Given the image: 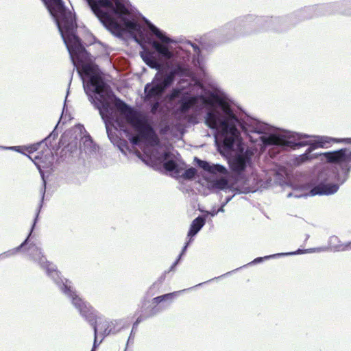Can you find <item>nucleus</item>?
Segmentation results:
<instances>
[{"label":"nucleus","instance_id":"f257e3e1","mask_svg":"<svg viewBox=\"0 0 351 351\" xmlns=\"http://www.w3.org/2000/svg\"><path fill=\"white\" fill-rule=\"evenodd\" d=\"M46 4L54 17L59 31L71 54L77 59L86 53L84 47L75 34L77 24L72 12L66 9L62 0H47Z\"/></svg>","mask_w":351,"mask_h":351},{"label":"nucleus","instance_id":"f03ea898","mask_svg":"<svg viewBox=\"0 0 351 351\" xmlns=\"http://www.w3.org/2000/svg\"><path fill=\"white\" fill-rule=\"evenodd\" d=\"M78 72L90 77V84L95 87V93L97 95L95 98L90 97L95 108L99 110L101 118L106 122L113 119V112L111 106L114 104L115 99H119L107 86L102 77L96 74L95 66L90 63H82L77 66Z\"/></svg>","mask_w":351,"mask_h":351},{"label":"nucleus","instance_id":"7ed1b4c3","mask_svg":"<svg viewBox=\"0 0 351 351\" xmlns=\"http://www.w3.org/2000/svg\"><path fill=\"white\" fill-rule=\"evenodd\" d=\"M114 106L121 115H123L126 121L138 132V135L133 136L130 142L133 145H138L141 139H144L151 145H158L159 139L153 128L147 123L145 118L127 105L120 99H115Z\"/></svg>","mask_w":351,"mask_h":351},{"label":"nucleus","instance_id":"20e7f679","mask_svg":"<svg viewBox=\"0 0 351 351\" xmlns=\"http://www.w3.org/2000/svg\"><path fill=\"white\" fill-rule=\"evenodd\" d=\"M94 14L101 22L113 33L120 34L123 29L121 25L108 13L103 11L101 8H112L113 2L110 0H86Z\"/></svg>","mask_w":351,"mask_h":351},{"label":"nucleus","instance_id":"39448f33","mask_svg":"<svg viewBox=\"0 0 351 351\" xmlns=\"http://www.w3.org/2000/svg\"><path fill=\"white\" fill-rule=\"evenodd\" d=\"M72 304L78 310L80 315L93 326L95 334V341L93 348L91 351H95L97 334V319L99 318L96 311L88 302L82 300L80 297L73 298Z\"/></svg>","mask_w":351,"mask_h":351},{"label":"nucleus","instance_id":"423d86ee","mask_svg":"<svg viewBox=\"0 0 351 351\" xmlns=\"http://www.w3.org/2000/svg\"><path fill=\"white\" fill-rule=\"evenodd\" d=\"M149 27L152 32L163 43L162 44L158 41L154 40L152 42V47L162 57L167 60L171 59L173 57V53L170 51L168 47L164 44L171 43H173V40L164 35L160 29L154 25H149Z\"/></svg>","mask_w":351,"mask_h":351},{"label":"nucleus","instance_id":"0eeeda50","mask_svg":"<svg viewBox=\"0 0 351 351\" xmlns=\"http://www.w3.org/2000/svg\"><path fill=\"white\" fill-rule=\"evenodd\" d=\"M28 156L39 169L49 167L53 159L52 151L48 146H45L35 155Z\"/></svg>","mask_w":351,"mask_h":351},{"label":"nucleus","instance_id":"6e6552de","mask_svg":"<svg viewBox=\"0 0 351 351\" xmlns=\"http://www.w3.org/2000/svg\"><path fill=\"white\" fill-rule=\"evenodd\" d=\"M323 156L329 163L348 165L351 162V151H348L346 148L325 152Z\"/></svg>","mask_w":351,"mask_h":351},{"label":"nucleus","instance_id":"1a4fd4ad","mask_svg":"<svg viewBox=\"0 0 351 351\" xmlns=\"http://www.w3.org/2000/svg\"><path fill=\"white\" fill-rule=\"evenodd\" d=\"M340 142H346V143H351V138H346V139H337L327 136L321 137L315 143H311L309 141H302L299 142L298 143H295V146L297 147H302L307 145H315L316 148L317 147H327V145H330L334 143H340Z\"/></svg>","mask_w":351,"mask_h":351},{"label":"nucleus","instance_id":"9d476101","mask_svg":"<svg viewBox=\"0 0 351 351\" xmlns=\"http://www.w3.org/2000/svg\"><path fill=\"white\" fill-rule=\"evenodd\" d=\"M165 90L160 83L153 84L147 83L145 86V99H158L162 96Z\"/></svg>","mask_w":351,"mask_h":351},{"label":"nucleus","instance_id":"9b49d317","mask_svg":"<svg viewBox=\"0 0 351 351\" xmlns=\"http://www.w3.org/2000/svg\"><path fill=\"white\" fill-rule=\"evenodd\" d=\"M158 311L159 308L157 306H149L144 304L141 308V314L134 323L133 328L137 327L141 322L145 319L155 316Z\"/></svg>","mask_w":351,"mask_h":351},{"label":"nucleus","instance_id":"f8f14e48","mask_svg":"<svg viewBox=\"0 0 351 351\" xmlns=\"http://www.w3.org/2000/svg\"><path fill=\"white\" fill-rule=\"evenodd\" d=\"M222 121L220 113L215 109L208 111L206 114L205 123L210 129L218 130L221 128Z\"/></svg>","mask_w":351,"mask_h":351},{"label":"nucleus","instance_id":"ddd939ff","mask_svg":"<svg viewBox=\"0 0 351 351\" xmlns=\"http://www.w3.org/2000/svg\"><path fill=\"white\" fill-rule=\"evenodd\" d=\"M248 159L247 156L244 154L237 156L230 162L231 170L236 173L240 174L245 171Z\"/></svg>","mask_w":351,"mask_h":351},{"label":"nucleus","instance_id":"4468645a","mask_svg":"<svg viewBox=\"0 0 351 351\" xmlns=\"http://www.w3.org/2000/svg\"><path fill=\"white\" fill-rule=\"evenodd\" d=\"M195 160L197 161V165L199 167L203 169L204 171L216 174L217 173H220L221 174H227V169L222 165H210L206 161L202 160L195 158Z\"/></svg>","mask_w":351,"mask_h":351},{"label":"nucleus","instance_id":"2eb2a0df","mask_svg":"<svg viewBox=\"0 0 351 351\" xmlns=\"http://www.w3.org/2000/svg\"><path fill=\"white\" fill-rule=\"evenodd\" d=\"M339 185L331 183H320L315 186L311 192L313 195H330L337 191Z\"/></svg>","mask_w":351,"mask_h":351},{"label":"nucleus","instance_id":"dca6fc26","mask_svg":"<svg viewBox=\"0 0 351 351\" xmlns=\"http://www.w3.org/2000/svg\"><path fill=\"white\" fill-rule=\"evenodd\" d=\"M141 56L149 67L160 70L162 66L154 56V53L148 50H145L141 53Z\"/></svg>","mask_w":351,"mask_h":351},{"label":"nucleus","instance_id":"f3484780","mask_svg":"<svg viewBox=\"0 0 351 351\" xmlns=\"http://www.w3.org/2000/svg\"><path fill=\"white\" fill-rule=\"evenodd\" d=\"M221 130L222 135L239 136V132L235 124L231 123L228 119H223L221 122Z\"/></svg>","mask_w":351,"mask_h":351},{"label":"nucleus","instance_id":"a211bd4d","mask_svg":"<svg viewBox=\"0 0 351 351\" xmlns=\"http://www.w3.org/2000/svg\"><path fill=\"white\" fill-rule=\"evenodd\" d=\"M265 143L269 145L291 146V142L286 140L284 137L275 134L269 136Z\"/></svg>","mask_w":351,"mask_h":351},{"label":"nucleus","instance_id":"6ab92c4d","mask_svg":"<svg viewBox=\"0 0 351 351\" xmlns=\"http://www.w3.org/2000/svg\"><path fill=\"white\" fill-rule=\"evenodd\" d=\"M205 224V219L202 217L195 218L191 223L190 230L188 232L189 237L195 236Z\"/></svg>","mask_w":351,"mask_h":351},{"label":"nucleus","instance_id":"aec40b11","mask_svg":"<svg viewBox=\"0 0 351 351\" xmlns=\"http://www.w3.org/2000/svg\"><path fill=\"white\" fill-rule=\"evenodd\" d=\"M198 98L196 96L190 97L182 101L179 111L181 113L187 112L190 108L195 106L197 104Z\"/></svg>","mask_w":351,"mask_h":351},{"label":"nucleus","instance_id":"412c9836","mask_svg":"<svg viewBox=\"0 0 351 351\" xmlns=\"http://www.w3.org/2000/svg\"><path fill=\"white\" fill-rule=\"evenodd\" d=\"M221 101H220L219 105L221 106L223 112L228 117L230 120H234V121H238L237 117L234 114L232 110L231 109L230 104L227 101H226L223 99H221Z\"/></svg>","mask_w":351,"mask_h":351},{"label":"nucleus","instance_id":"4be33fe9","mask_svg":"<svg viewBox=\"0 0 351 351\" xmlns=\"http://www.w3.org/2000/svg\"><path fill=\"white\" fill-rule=\"evenodd\" d=\"M116 14L119 15H128L129 10L125 5L119 1H116L113 3V8H111Z\"/></svg>","mask_w":351,"mask_h":351},{"label":"nucleus","instance_id":"5701e85b","mask_svg":"<svg viewBox=\"0 0 351 351\" xmlns=\"http://www.w3.org/2000/svg\"><path fill=\"white\" fill-rule=\"evenodd\" d=\"M201 99L204 104L213 105L214 104H219L222 98L218 95L211 93L208 97L201 96Z\"/></svg>","mask_w":351,"mask_h":351},{"label":"nucleus","instance_id":"b1692460","mask_svg":"<svg viewBox=\"0 0 351 351\" xmlns=\"http://www.w3.org/2000/svg\"><path fill=\"white\" fill-rule=\"evenodd\" d=\"M315 149H316V146L315 145H311L304 154L300 155L298 158H297L296 160L298 163L301 164L307 160H311L312 157L310 156V154Z\"/></svg>","mask_w":351,"mask_h":351},{"label":"nucleus","instance_id":"393cba45","mask_svg":"<svg viewBox=\"0 0 351 351\" xmlns=\"http://www.w3.org/2000/svg\"><path fill=\"white\" fill-rule=\"evenodd\" d=\"M163 167L165 170L168 171H175L176 173H180V169L178 168V164L173 160H169L164 162Z\"/></svg>","mask_w":351,"mask_h":351},{"label":"nucleus","instance_id":"a878e982","mask_svg":"<svg viewBox=\"0 0 351 351\" xmlns=\"http://www.w3.org/2000/svg\"><path fill=\"white\" fill-rule=\"evenodd\" d=\"M223 146L228 149H232L233 148L234 142L239 136H231V135H223Z\"/></svg>","mask_w":351,"mask_h":351},{"label":"nucleus","instance_id":"bb28decb","mask_svg":"<svg viewBox=\"0 0 351 351\" xmlns=\"http://www.w3.org/2000/svg\"><path fill=\"white\" fill-rule=\"evenodd\" d=\"M68 280H66V282L63 283L61 289L62 291L66 295H68L73 302V298L75 297H79L75 291H73L72 287L67 284Z\"/></svg>","mask_w":351,"mask_h":351},{"label":"nucleus","instance_id":"cd10ccee","mask_svg":"<svg viewBox=\"0 0 351 351\" xmlns=\"http://www.w3.org/2000/svg\"><path fill=\"white\" fill-rule=\"evenodd\" d=\"M122 21H123L124 26L126 29L129 30H135L138 31L140 29V25L135 21H130L127 19L123 18Z\"/></svg>","mask_w":351,"mask_h":351},{"label":"nucleus","instance_id":"c85d7f7f","mask_svg":"<svg viewBox=\"0 0 351 351\" xmlns=\"http://www.w3.org/2000/svg\"><path fill=\"white\" fill-rule=\"evenodd\" d=\"M228 184V180L225 178H221L213 182V186L218 189H225Z\"/></svg>","mask_w":351,"mask_h":351},{"label":"nucleus","instance_id":"c756f323","mask_svg":"<svg viewBox=\"0 0 351 351\" xmlns=\"http://www.w3.org/2000/svg\"><path fill=\"white\" fill-rule=\"evenodd\" d=\"M175 76L176 75L171 71H170L169 73L165 76L164 80L160 82L165 88V89L173 83Z\"/></svg>","mask_w":351,"mask_h":351},{"label":"nucleus","instance_id":"7c9ffc66","mask_svg":"<svg viewBox=\"0 0 351 351\" xmlns=\"http://www.w3.org/2000/svg\"><path fill=\"white\" fill-rule=\"evenodd\" d=\"M197 173V170L191 167L186 170H185L184 173L182 175V178L186 180H191L195 177Z\"/></svg>","mask_w":351,"mask_h":351},{"label":"nucleus","instance_id":"2f4dec72","mask_svg":"<svg viewBox=\"0 0 351 351\" xmlns=\"http://www.w3.org/2000/svg\"><path fill=\"white\" fill-rule=\"evenodd\" d=\"M171 71L175 75L183 76V75H186L187 69L178 64Z\"/></svg>","mask_w":351,"mask_h":351},{"label":"nucleus","instance_id":"473e14b6","mask_svg":"<svg viewBox=\"0 0 351 351\" xmlns=\"http://www.w3.org/2000/svg\"><path fill=\"white\" fill-rule=\"evenodd\" d=\"M40 145V143L31 145L27 147H25V150L31 156H34V153L38 149V147Z\"/></svg>","mask_w":351,"mask_h":351},{"label":"nucleus","instance_id":"72a5a7b5","mask_svg":"<svg viewBox=\"0 0 351 351\" xmlns=\"http://www.w3.org/2000/svg\"><path fill=\"white\" fill-rule=\"evenodd\" d=\"M178 293L179 292L176 291V292L169 293H167V294L161 295L162 298V301L168 300H173L174 298V297L178 295Z\"/></svg>","mask_w":351,"mask_h":351},{"label":"nucleus","instance_id":"f704fd0d","mask_svg":"<svg viewBox=\"0 0 351 351\" xmlns=\"http://www.w3.org/2000/svg\"><path fill=\"white\" fill-rule=\"evenodd\" d=\"M83 144L84 146H90L93 143V140L90 135L84 136L83 137Z\"/></svg>","mask_w":351,"mask_h":351},{"label":"nucleus","instance_id":"c9c22d12","mask_svg":"<svg viewBox=\"0 0 351 351\" xmlns=\"http://www.w3.org/2000/svg\"><path fill=\"white\" fill-rule=\"evenodd\" d=\"M51 266V263H50L49 262H46L45 265H43V267L47 270V273L49 274L53 271V269L50 268Z\"/></svg>","mask_w":351,"mask_h":351},{"label":"nucleus","instance_id":"e433bc0d","mask_svg":"<svg viewBox=\"0 0 351 351\" xmlns=\"http://www.w3.org/2000/svg\"><path fill=\"white\" fill-rule=\"evenodd\" d=\"M152 301L153 303L155 304L154 306H157L158 304L163 302L161 295L154 298Z\"/></svg>","mask_w":351,"mask_h":351},{"label":"nucleus","instance_id":"4c0bfd02","mask_svg":"<svg viewBox=\"0 0 351 351\" xmlns=\"http://www.w3.org/2000/svg\"><path fill=\"white\" fill-rule=\"evenodd\" d=\"M172 154L170 152H165L162 154V158L164 160H167L171 156Z\"/></svg>","mask_w":351,"mask_h":351},{"label":"nucleus","instance_id":"58836bf2","mask_svg":"<svg viewBox=\"0 0 351 351\" xmlns=\"http://www.w3.org/2000/svg\"><path fill=\"white\" fill-rule=\"evenodd\" d=\"M13 149L18 152L23 153V151L25 150V147L16 146L14 147Z\"/></svg>","mask_w":351,"mask_h":351},{"label":"nucleus","instance_id":"ea45409f","mask_svg":"<svg viewBox=\"0 0 351 351\" xmlns=\"http://www.w3.org/2000/svg\"><path fill=\"white\" fill-rule=\"evenodd\" d=\"M158 102H156V103L153 105V106H152V112H154L156 110V109L158 108Z\"/></svg>","mask_w":351,"mask_h":351},{"label":"nucleus","instance_id":"a19ab883","mask_svg":"<svg viewBox=\"0 0 351 351\" xmlns=\"http://www.w3.org/2000/svg\"><path fill=\"white\" fill-rule=\"evenodd\" d=\"M193 47L194 51L195 52H199L200 51L199 48L197 45H193Z\"/></svg>","mask_w":351,"mask_h":351},{"label":"nucleus","instance_id":"79ce46f5","mask_svg":"<svg viewBox=\"0 0 351 351\" xmlns=\"http://www.w3.org/2000/svg\"><path fill=\"white\" fill-rule=\"evenodd\" d=\"M189 243H186V245H184L183 250H182V253L186 250V247H187V245H188Z\"/></svg>","mask_w":351,"mask_h":351},{"label":"nucleus","instance_id":"37998d69","mask_svg":"<svg viewBox=\"0 0 351 351\" xmlns=\"http://www.w3.org/2000/svg\"><path fill=\"white\" fill-rule=\"evenodd\" d=\"M27 239H26L25 241L21 243V245H20V247H23L27 243Z\"/></svg>","mask_w":351,"mask_h":351},{"label":"nucleus","instance_id":"c03bdc74","mask_svg":"<svg viewBox=\"0 0 351 351\" xmlns=\"http://www.w3.org/2000/svg\"><path fill=\"white\" fill-rule=\"evenodd\" d=\"M118 124H119V126L121 127V125L120 123H118Z\"/></svg>","mask_w":351,"mask_h":351},{"label":"nucleus","instance_id":"a18cd8bd","mask_svg":"<svg viewBox=\"0 0 351 351\" xmlns=\"http://www.w3.org/2000/svg\"><path fill=\"white\" fill-rule=\"evenodd\" d=\"M350 248H351V243H350Z\"/></svg>","mask_w":351,"mask_h":351}]
</instances>
